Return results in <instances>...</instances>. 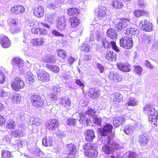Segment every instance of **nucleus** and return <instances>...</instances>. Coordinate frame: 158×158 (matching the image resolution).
<instances>
[{
  "label": "nucleus",
  "mask_w": 158,
  "mask_h": 158,
  "mask_svg": "<svg viewBox=\"0 0 158 158\" xmlns=\"http://www.w3.org/2000/svg\"><path fill=\"white\" fill-rule=\"evenodd\" d=\"M143 110L148 115V119L149 123L154 126H158V115H155V109L150 104H146L143 108Z\"/></svg>",
  "instance_id": "nucleus-1"
},
{
  "label": "nucleus",
  "mask_w": 158,
  "mask_h": 158,
  "mask_svg": "<svg viewBox=\"0 0 158 158\" xmlns=\"http://www.w3.org/2000/svg\"><path fill=\"white\" fill-rule=\"evenodd\" d=\"M119 45L121 47L126 49H131L134 45V42L131 37L124 36L119 40Z\"/></svg>",
  "instance_id": "nucleus-2"
},
{
  "label": "nucleus",
  "mask_w": 158,
  "mask_h": 158,
  "mask_svg": "<svg viewBox=\"0 0 158 158\" xmlns=\"http://www.w3.org/2000/svg\"><path fill=\"white\" fill-rule=\"evenodd\" d=\"M30 100L32 105L36 107H42L44 104V99L37 94L31 95L30 98Z\"/></svg>",
  "instance_id": "nucleus-3"
},
{
  "label": "nucleus",
  "mask_w": 158,
  "mask_h": 158,
  "mask_svg": "<svg viewBox=\"0 0 158 158\" xmlns=\"http://www.w3.org/2000/svg\"><path fill=\"white\" fill-rule=\"evenodd\" d=\"M39 27L36 28L33 27L31 29L32 33L36 35H46L47 33V31L44 28L41 27H43L47 28H50L48 24L40 23H38Z\"/></svg>",
  "instance_id": "nucleus-4"
},
{
  "label": "nucleus",
  "mask_w": 158,
  "mask_h": 158,
  "mask_svg": "<svg viewBox=\"0 0 158 158\" xmlns=\"http://www.w3.org/2000/svg\"><path fill=\"white\" fill-rule=\"evenodd\" d=\"M11 86L12 89L15 92H18L24 86L23 81L19 77H16L14 78L11 82Z\"/></svg>",
  "instance_id": "nucleus-5"
},
{
  "label": "nucleus",
  "mask_w": 158,
  "mask_h": 158,
  "mask_svg": "<svg viewBox=\"0 0 158 158\" xmlns=\"http://www.w3.org/2000/svg\"><path fill=\"white\" fill-rule=\"evenodd\" d=\"M87 93L88 97L93 100L97 99L100 98L101 95V90L96 87L90 88Z\"/></svg>",
  "instance_id": "nucleus-6"
},
{
  "label": "nucleus",
  "mask_w": 158,
  "mask_h": 158,
  "mask_svg": "<svg viewBox=\"0 0 158 158\" xmlns=\"http://www.w3.org/2000/svg\"><path fill=\"white\" fill-rule=\"evenodd\" d=\"M108 77L111 81L115 83L121 81L123 78L122 76L116 71H111L110 72Z\"/></svg>",
  "instance_id": "nucleus-7"
},
{
  "label": "nucleus",
  "mask_w": 158,
  "mask_h": 158,
  "mask_svg": "<svg viewBox=\"0 0 158 158\" xmlns=\"http://www.w3.org/2000/svg\"><path fill=\"white\" fill-rule=\"evenodd\" d=\"M38 80L43 82H47L50 81V75L49 73L44 69L37 73Z\"/></svg>",
  "instance_id": "nucleus-8"
},
{
  "label": "nucleus",
  "mask_w": 158,
  "mask_h": 158,
  "mask_svg": "<svg viewBox=\"0 0 158 158\" xmlns=\"http://www.w3.org/2000/svg\"><path fill=\"white\" fill-rule=\"evenodd\" d=\"M107 10L106 7L99 6L94 11L95 15L99 18H102L107 15Z\"/></svg>",
  "instance_id": "nucleus-9"
},
{
  "label": "nucleus",
  "mask_w": 158,
  "mask_h": 158,
  "mask_svg": "<svg viewBox=\"0 0 158 158\" xmlns=\"http://www.w3.org/2000/svg\"><path fill=\"white\" fill-rule=\"evenodd\" d=\"M117 149V145L115 143L111 144L110 146H108L106 144H104L102 147L103 152L107 155L113 153L114 150Z\"/></svg>",
  "instance_id": "nucleus-10"
},
{
  "label": "nucleus",
  "mask_w": 158,
  "mask_h": 158,
  "mask_svg": "<svg viewBox=\"0 0 158 158\" xmlns=\"http://www.w3.org/2000/svg\"><path fill=\"white\" fill-rule=\"evenodd\" d=\"M10 11L13 14L20 15L24 13L25 8L22 5H14L11 7Z\"/></svg>",
  "instance_id": "nucleus-11"
},
{
  "label": "nucleus",
  "mask_w": 158,
  "mask_h": 158,
  "mask_svg": "<svg viewBox=\"0 0 158 158\" xmlns=\"http://www.w3.org/2000/svg\"><path fill=\"white\" fill-rule=\"evenodd\" d=\"M116 24L115 28L118 31H120L127 27L128 25L129 20L127 19H121Z\"/></svg>",
  "instance_id": "nucleus-12"
},
{
  "label": "nucleus",
  "mask_w": 158,
  "mask_h": 158,
  "mask_svg": "<svg viewBox=\"0 0 158 158\" xmlns=\"http://www.w3.org/2000/svg\"><path fill=\"white\" fill-rule=\"evenodd\" d=\"M104 56L105 59L108 62H114L117 59V55L113 51H107L104 53Z\"/></svg>",
  "instance_id": "nucleus-13"
},
{
  "label": "nucleus",
  "mask_w": 158,
  "mask_h": 158,
  "mask_svg": "<svg viewBox=\"0 0 158 158\" xmlns=\"http://www.w3.org/2000/svg\"><path fill=\"white\" fill-rule=\"evenodd\" d=\"M46 128L49 130H56L59 125V122L56 119H49L45 124Z\"/></svg>",
  "instance_id": "nucleus-14"
},
{
  "label": "nucleus",
  "mask_w": 158,
  "mask_h": 158,
  "mask_svg": "<svg viewBox=\"0 0 158 158\" xmlns=\"http://www.w3.org/2000/svg\"><path fill=\"white\" fill-rule=\"evenodd\" d=\"M34 15L37 18H40L44 16V8L41 5H39L35 6L33 9Z\"/></svg>",
  "instance_id": "nucleus-15"
},
{
  "label": "nucleus",
  "mask_w": 158,
  "mask_h": 158,
  "mask_svg": "<svg viewBox=\"0 0 158 158\" xmlns=\"http://www.w3.org/2000/svg\"><path fill=\"white\" fill-rule=\"evenodd\" d=\"M113 127L109 123H107L101 128H99L100 134L102 136H106L109 133H112Z\"/></svg>",
  "instance_id": "nucleus-16"
},
{
  "label": "nucleus",
  "mask_w": 158,
  "mask_h": 158,
  "mask_svg": "<svg viewBox=\"0 0 158 158\" xmlns=\"http://www.w3.org/2000/svg\"><path fill=\"white\" fill-rule=\"evenodd\" d=\"M24 128L22 125L19 126L18 128L16 130L12 131L11 132V135L12 137L15 138L22 137L24 135Z\"/></svg>",
  "instance_id": "nucleus-17"
},
{
  "label": "nucleus",
  "mask_w": 158,
  "mask_h": 158,
  "mask_svg": "<svg viewBox=\"0 0 158 158\" xmlns=\"http://www.w3.org/2000/svg\"><path fill=\"white\" fill-rule=\"evenodd\" d=\"M66 20L64 17L58 18L56 26L57 29L60 31L64 30L66 27Z\"/></svg>",
  "instance_id": "nucleus-18"
},
{
  "label": "nucleus",
  "mask_w": 158,
  "mask_h": 158,
  "mask_svg": "<svg viewBox=\"0 0 158 158\" xmlns=\"http://www.w3.org/2000/svg\"><path fill=\"white\" fill-rule=\"evenodd\" d=\"M67 155H76L77 150V146L72 143L68 144L65 147Z\"/></svg>",
  "instance_id": "nucleus-19"
},
{
  "label": "nucleus",
  "mask_w": 158,
  "mask_h": 158,
  "mask_svg": "<svg viewBox=\"0 0 158 158\" xmlns=\"http://www.w3.org/2000/svg\"><path fill=\"white\" fill-rule=\"evenodd\" d=\"M117 67L120 71L124 72H129L131 70V66L127 63H119L117 64Z\"/></svg>",
  "instance_id": "nucleus-20"
},
{
  "label": "nucleus",
  "mask_w": 158,
  "mask_h": 158,
  "mask_svg": "<svg viewBox=\"0 0 158 158\" xmlns=\"http://www.w3.org/2000/svg\"><path fill=\"white\" fill-rule=\"evenodd\" d=\"M149 141V137L146 133H143L139 135L138 142L141 146L143 147L146 146Z\"/></svg>",
  "instance_id": "nucleus-21"
},
{
  "label": "nucleus",
  "mask_w": 158,
  "mask_h": 158,
  "mask_svg": "<svg viewBox=\"0 0 158 158\" xmlns=\"http://www.w3.org/2000/svg\"><path fill=\"white\" fill-rule=\"evenodd\" d=\"M45 42L44 38L40 37L31 39L30 42V44L33 46H40L44 44Z\"/></svg>",
  "instance_id": "nucleus-22"
},
{
  "label": "nucleus",
  "mask_w": 158,
  "mask_h": 158,
  "mask_svg": "<svg viewBox=\"0 0 158 158\" xmlns=\"http://www.w3.org/2000/svg\"><path fill=\"white\" fill-rule=\"evenodd\" d=\"M0 43L2 48H9L11 45V42L9 38L6 36H0Z\"/></svg>",
  "instance_id": "nucleus-23"
},
{
  "label": "nucleus",
  "mask_w": 158,
  "mask_h": 158,
  "mask_svg": "<svg viewBox=\"0 0 158 158\" xmlns=\"http://www.w3.org/2000/svg\"><path fill=\"white\" fill-rule=\"evenodd\" d=\"M69 22L70 24L71 27L75 28L77 27L81 23V20L78 17L73 16L70 17Z\"/></svg>",
  "instance_id": "nucleus-24"
},
{
  "label": "nucleus",
  "mask_w": 158,
  "mask_h": 158,
  "mask_svg": "<svg viewBox=\"0 0 158 158\" xmlns=\"http://www.w3.org/2000/svg\"><path fill=\"white\" fill-rule=\"evenodd\" d=\"M85 139L87 142H91L95 137L94 132L91 129L87 130L85 132Z\"/></svg>",
  "instance_id": "nucleus-25"
},
{
  "label": "nucleus",
  "mask_w": 158,
  "mask_h": 158,
  "mask_svg": "<svg viewBox=\"0 0 158 158\" xmlns=\"http://www.w3.org/2000/svg\"><path fill=\"white\" fill-rule=\"evenodd\" d=\"M125 122V119L123 117L118 116L114 118L113 123L114 126L117 127L123 125Z\"/></svg>",
  "instance_id": "nucleus-26"
},
{
  "label": "nucleus",
  "mask_w": 158,
  "mask_h": 158,
  "mask_svg": "<svg viewBox=\"0 0 158 158\" xmlns=\"http://www.w3.org/2000/svg\"><path fill=\"white\" fill-rule=\"evenodd\" d=\"M142 27L144 30L147 31H151L154 30V26L150 21L147 20H144V23L142 24Z\"/></svg>",
  "instance_id": "nucleus-27"
},
{
  "label": "nucleus",
  "mask_w": 158,
  "mask_h": 158,
  "mask_svg": "<svg viewBox=\"0 0 158 158\" xmlns=\"http://www.w3.org/2000/svg\"><path fill=\"white\" fill-rule=\"evenodd\" d=\"M111 5L113 8L117 9H122L124 6L123 3L118 0H112Z\"/></svg>",
  "instance_id": "nucleus-28"
},
{
  "label": "nucleus",
  "mask_w": 158,
  "mask_h": 158,
  "mask_svg": "<svg viewBox=\"0 0 158 158\" xmlns=\"http://www.w3.org/2000/svg\"><path fill=\"white\" fill-rule=\"evenodd\" d=\"M9 23L11 31L13 32H15L19 30L17 22L15 21V19H10L9 20Z\"/></svg>",
  "instance_id": "nucleus-29"
},
{
  "label": "nucleus",
  "mask_w": 158,
  "mask_h": 158,
  "mask_svg": "<svg viewBox=\"0 0 158 158\" xmlns=\"http://www.w3.org/2000/svg\"><path fill=\"white\" fill-rule=\"evenodd\" d=\"M66 12L69 16H74L75 15L77 16L80 14L79 10L75 7L69 8L67 10Z\"/></svg>",
  "instance_id": "nucleus-30"
},
{
  "label": "nucleus",
  "mask_w": 158,
  "mask_h": 158,
  "mask_svg": "<svg viewBox=\"0 0 158 158\" xmlns=\"http://www.w3.org/2000/svg\"><path fill=\"white\" fill-rule=\"evenodd\" d=\"M53 143V140L51 137L45 136L43 139L42 144L45 147L52 146Z\"/></svg>",
  "instance_id": "nucleus-31"
},
{
  "label": "nucleus",
  "mask_w": 158,
  "mask_h": 158,
  "mask_svg": "<svg viewBox=\"0 0 158 158\" xmlns=\"http://www.w3.org/2000/svg\"><path fill=\"white\" fill-rule=\"evenodd\" d=\"M60 105L67 108L70 106L71 101L70 99L66 97L62 98L60 101Z\"/></svg>",
  "instance_id": "nucleus-32"
},
{
  "label": "nucleus",
  "mask_w": 158,
  "mask_h": 158,
  "mask_svg": "<svg viewBox=\"0 0 158 158\" xmlns=\"http://www.w3.org/2000/svg\"><path fill=\"white\" fill-rule=\"evenodd\" d=\"M16 126L15 121L12 119H9L6 123V127L7 129L11 130L15 128Z\"/></svg>",
  "instance_id": "nucleus-33"
},
{
  "label": "nucleus",
  "mask_w": 158,
  "mask_h": 158,
  "mask_svg": "<svg viewBox=\"0 0 158 158\" xmlns=\"http://www.w3.org/2000/svg\"><path fill=\"white\" fill-rule=\"evenodd\" d=\"M58 92V89L54 87L51 89L50 93L48 95V97L50 100L53 101L55 99H56Z\"/></svg>",
  "instance_id": "nucleus-34"
},
{
  "label": "nucleus",
  "mask_w": 158,
  "mask_h": 158,
  "mask_svg": "<svg viewBox=\"0 0 158 158\" xmlns=\"http://www.w3.org/2000/svg\"><path fill=\"white\" fill-rule=\"evenodd\" d=\"M123 100V96L119 92L114 94L113 98V101L114 104H118Z\"/></svg>",
  "instance_id": "nucleus-35"
},
{
  "label": "nucleus",
  "mask_w": 158,
  "mask_h": 158,
  "mask_svg": "<svg viewBox=\"0 0 158 158\" xmlns=\"http://www.w3.org/2000/svg\"><path fill=\"white\" fill-rule=\"evenodd\" d=\"M148 12L144 10L137 9L134 12V15L136 18H139L141 16L147 15H148Z\"/></svg>",
  "instance_id": "nucleus-36"
},
{
  "label": "nucleus",
  "mask_w": 158,
  "mask_h": 158,
  "mask_svg": "<svg viewBox=\"0 0 158 158\" xmlns=\"http://www.w3.org/2000/svg\"><path fill=\"white\" fill-rule=\"evenodd\" d=\"M106 35L107 37L111 39L116 38L117 34L115 31L112 28H109L106 31Z\"/></svg>",
  "instance_id": "nucleus-37"
},
{
  "label": "nucleus",
  "mask_w": 158,
  "mask_h": 158,
  "mask_svg": "<svg viewBox=\"0 0 158 158\" xmlns=\"http://www.w3.org/2000/svg\"><path fill=\"white\" fill-rule=\"evenodd\" d=\"M43 60L47 63L55 64L56 63L57 59L56 57L54 55L47 56L44 57Z\"/></svg>",
  "instance_id": "nucleus-38"
},
{
  "label": "nucleus",
  "mask_w": 158,
  "mask_h": 158,
  "mask_svg": "<svg viewBox=\"0 0 158 158\" xmlns=\"http://www.w3.org/2000/svg\"><path fill=\"white\" fill-rule=\"evenodd\" d=\"M56 52L57 56L62 59H65L67 56V53L63 49H58L56 50Z\"/></svg>",
  "instance_id": "nucleus-39"
},
{
  "label": "nucleus",
  "mask_w": 158,
  "mask_h": 158,
  "mask_svg": "<svg viewBox=\"0 0 158 158\" xmlns=\"http://www.w3.org/2000/svg\"><path fill=\"white\" fill-rule=\"evenodd\" d=\"M11 63L13 64H16L19 68L22 67L24 65L23 61L19 58L15 57L12 59L11 60Z\"/></svg>",
  "instance_id": "nucleus-40"
},
{
  "label": "nucleus",
  "mask_w": 158,
  "mask_h": 158,
  "mask_svg": "<svg viewBox=\"0 0 158 158\" xmlns=\"http://www.w3.org/2000/svg\"><path fill=\"white\" fill-rule=\"evenodd\" d=\"M84 150V154L86 155L91 149L94 148L92 143H87L85 144L83 146Z\"/></svg>",
  "instance_id": "nucleus-41"
},
{
  "label": "nucleus",
  "mask_w": 158,
  "mask_h": 158,
  "mask_svg": "<svg viewBox=\"0 0 158 158\" xmlns=\"http://www.w3.org/2000/svg\"><path fill=\"white\" fill-rule=\"evenodd\" d=\"M21 97L19 94L15 93L12 95L11 100L15 104L19 103L20 102Z\"/></svg>",
  "instance_id": "nucleus-42"
},
{
  "label": "nucleus",
  "mask_w": 158,
  "mask_h": 158,
  "mask_svg": "<svg viewBox=\"0 0 158 158\" xmlns=\"http://www.w3.org/2000/svg\"><path fill=\"white\" fill-rule=\"evenodd\" d=\"M46 66L47 68L54 73H57L60 71L59 67L57 65L47 64Z\"/></svg>",
  "instance_id": "nucleus-43"
},
{
  "label": "nucleus",
  "mask_w": 158,
  "mask_h": 158,
  "mask_svg": "<svg viewBox=\"0 0 158 158\" xmlns=\"http://www.w3.org/2000/svg\"><path fill=\"white\" fill-rule=\"evenodd\" d=\"M2 158H13V156L11 152L7 150H2L1 154Z\"/></svg>",
  "instance_id": "nucleus-44"
},
{
  "label": "nucleus",
  "mask_w": 158,
  "mask_h": 158,
  "mask_svg": "<svg viewBox=\"0 0 158 158\" xmlns=\"http://www.w3.org/2000/svg\"><path fill=\"white\" fill-rule=\"evenodd\" d=\"M90 46L88 44L83 43L81 45L80 49L84 52L88 53L90 51Z\"/></svg>",
  "instance_id": "nucleus-45"
},
{
  "label": "nucleus",
  "mask_w": 158,
  "mask_h": 158,
  "mask_svg": "<svg viewBox=\"0 0 158 158\" xmlns=\"http://www.w3.org/2000/svg\"><path fill=\"white\" fill-rule=\"evenodd\" d=\"M85 156L89 158L96 157L98 156V152L97 150L93 148Z\"/></svg>",
  "instance_id": "nucleus-46"
},
{
  "label": "nucleus",
  "mask_w": 158,
  "mask_h": 158,
  "mask_svg": "<svg viewBox=\"0 0 158 158\" xmlns=\"http://www.w3.org/2000/svg\"><path fill=\"white\" fill-rule=\"evenodd\" d=\"M34 78L33 74L31 72H28L27 74L26 81L28 83L31 84L34 81Z\"/></svg>",
  "instance_id": "nucleus-47"
},
{
  "label": "nucleus",
  "mask_w": 158,
  "mask_h": 158,
  "mask_svg": "<svg viewBox=\"0 0 158 158\" xmlns=\"http://www.w3.org/2000/svg\"><path fill=\"white\" fill-rule=\"evenodd\" d=\"M136 33V30L135 29L130 27L127 28L126 30L125 34L127 35L132 36L135 35Z\"/></svg>",
  "instance_id": "nucleus-48"
},
{
  "label": "nucleus",
  "mask_w": 158,
  "mask_h": 158,
  "mask_svg": "<svg viewBox=\"0 0 158 158\" xmlns=\"http://www.w3.org/2000/svg\"><path fill=\"white\" fill-rule=\"evenodd\" d=\"M41 121L38 118H34L32 121V127H39L41 125Z\"/></svg>",
  "instance_id": "nucleus-49"
},
{
  "label": "nucleus",
  "mask_w": 158,
  "mask_h": 158,
  "mask_svg": "<svg viewBox=\"0 0 158 158\" xmlns=\"http://www.w3.org/2000/svg\"><path fill=\"white\" fill-rule=\"evenodd\" d=\"M134 72L137 75L140 76L143 71L142 68L139 65H135L134 66Z\"/></svg>",
  "instance_id": "nucleus-50"
},
{
  "label": "nucleus",
  "mask_w": 158,
  "mask_h": 158,
  "mask_svg": "<svg viewBox=\"0 0 158 158\" xmlns=\"http://www.w3.org/2000/svg\"><path fill=\"white\" fill-rule=\"evenodd\" d=\"M152 39L151 37L146 34L143 35L142 38V41L146 44L151 43Z\"/></svg>",
  "instance_id": "nucleus-51"
},
{
  "label": "nucleus",
  "mask_w": 158,
  "mask_h": 158,
  "mask_svg": "<svg viewBox=\"0 0 158 158\" xmlns=\"http://www.w3.org/2000/svg\"><path fill=\"white\" fill-rule=\"evenodd\" d=\"M77 121L75 118H68L67 119V124L70 126H74L77 124Z\"/></svg>",
  "instance_id": "nucleus-52"
},
{
  "label": "nucleus",
  "mask_w": 158,
  "mask_h": 158,
  "mask_svg": "<svg viewBox=\"0 0 158 158\" xmlns=\"http://www.w3.org/2000/svg\"><path fill=\"white\" fill-rule=\"evenodd\" d=\"M6 77L4 72L0 69V84L3 83L6 81Z\"/></svg>",
  "instance_id": "nucleus-53"
},
{
  "label": "nucleus",
  "mask_w": 158,
  "mask_h": 158,
  "mask_svg": "<svg viewBox=\"0 0 158 158\" xmlns=\"http://www.w3.org/2000/svg\"><path fill=\"white\" fill-rule=\"evenodd\" d=\"M47 20L48 22L51 24L53 23L55 21V16L54 14H50L47 16Z\"/></svg>",
  "instance_id": "nucleus-54"
},
{
  "label": "nucleus",
  "mask_w": 158,
  "mask_h": 158,
  "mask_svg": "<svg viewBox=\"0 0 158 158\" xmlns=\"http://www.w3.org/2000/svg\"><path fill=\"white\" fill-rule=\"evenodd\" d=\"M102 46L105 48H108L110 47V44L106 39H103L102 41Z\"/></svg>",
  "instance_id": "nucleus-55"
},
{
  "label": "nucleus",
  "mask_w": 158,
  "mask_h": 158,
  "mask_svg": "<svg viewBox=\"0 0 158 158\" xmlns=\"http://www.w3.org/2000/svg\"><path fill=\"white\" fill-rule=\"evenodd\" d=\"M144 65L146 68L150 69H152L154 68V66L151 63L147 60H145Z\"/></svg>",
  "instance_id": "nucleus-56"
},
{
  "label": "nucleus",
  "mask_w": 158,
  "mask_h": 158,
  "mask_svg": "<svg viewBox=\"0 0 158 158\" xmlns=\"http://www.w3.org/2000/svg\"><path fill=\"white\" fill-rule=\"evenodd\" d=\"M126 104L128 106H135L137 105L134 99L131 98H130L129 101Z\"/></svg>",
  "instance_id": "nucleus-57"
},
{
  "label": "nucleus",
  "mask_w": 158,
  "mask_h": 158,
  "mask_svg": "<svg viewBox=\"0 0 158 158\" xmlns=\"http://www.w3.org/2000/svg\"><path fill=\"white\" fill-rule=\"evenodd\" d=\"M110 44L112 49L116 52H118L120 51L119 49L117 47L115 42L114 41H111Z\"/></svg>",
  "instance_id": "nucleus-58"
},
{
  "label": "nucleus",
  "mask_w": 158,
  "mask_h": 158,
  "mask_svg": "<svg viewBox=\"0 0 158 158\" xmlns=\"http://www.w3.org/2000/svg\"><path fill=\"white\" fill-rule=\"evenodd\" d=\"M76 84L78 86L80 87L82 89H83L85 87V84L80 79H77L75 81Z\"/></svg>",
  "instance_id": "nucleus-59"
},
{
  "label": "nucleus",
  "mask_w": 158,
  "mask_h": 158,
  "mask_svg": "<svg viewBox=\"0 0 158 158\" xmlns=\"http://www.w3.org/2000/svg\"><path fill=\"white\" fill-rule=\"evenodd\" d=\"M131 129L130 126L129 125L125 126L124 129V131L127 135H129L131 132Z\"/></svg>",
  "instance_id": "nucleus-60"
},
{
  "label": "nucleus",
  "mask_w": 158,
  "mask_h": 158,
  "mask_svg": "<svg viewBox=\"0 0 158 158\" xmlns=\"http://www.w3.org/2000/svg\"><path fill=\"white\" fill-rule=\"evenodd\" d=\"M52 34L56 36H64V35L55 30H53L52 32Z\"/></svg>",
  "instance_id": "nucleus-61"
},
{
  "label": "nucleus",
  "mask_w": 158,
  "mask_h": 158,
  "mask_svg": "<svg viewBox=\"0 0 158 158\" xmlns=\"http://www.w3.org/2000/svg\"><path fill=\"white\" fill-rule=\"evenodd\" d=\"M80 118L82 121H86L88 120V118L87 117H86V115L85 113H81L80 114Z\"/></svg>",
  "instance_id": "nucleus-62"
},
{
  "label": "nucleus",
  "mask_w": 158,
  "mask_h": 158,
  "mask_svg": "<svg viewBox=\"0 0 158 158\" xmlns=\"http://www.w3.org/2000/svg\"><path fill=\"white\" fill-rule=\"evenodd\" d=\"M6 118L3 116L0 115V126H3L6 122Z\"/></svg>",
  "instance_id": "nucleus-63"
},
{
  "label": "nucleus",
  "mask_w": 158,
  "mask_h": 158,
  "mask_svg": "<svg viewBox=\"0 0 158 158\" xmlns=\"http://www.w3.org/2000/svg\"><path fill=\"white\" fill-rule=\"evenodd\" d=\"M137 155L135 153L132 151H130L128 155V158H136Z\"/></svg>",
  "instance_id": "nucleus-64"
}]
</instances>
